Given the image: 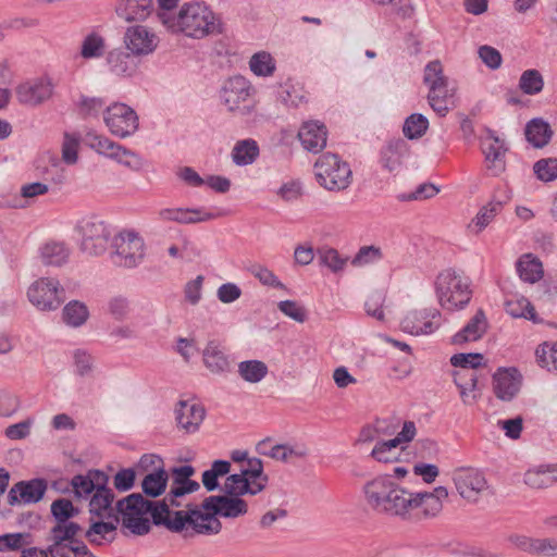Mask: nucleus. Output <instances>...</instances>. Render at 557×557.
<instances>
[{
    "label": "nucleus",
    "mask_w": 557,
    "mask_h": 557,
    "mask_svg": "<svg viewBox=\"0 0 557 557\" xmlns=\"http://www.w3.org/2000/svg\"><path fill=\"white\" fill-rule=\"evenodd\" d=\"M536 177L542 182H553L557 178V159H541L533 166Z\"/></svg>",
    "instance_id": "bf43d9fd"
},
{
    "label": "nucleus",
    "mask_w": 557,
    "mask_h": 557,
    "mask_svg": "<svg viewBox=\"0 0 557 557\" xmlns=\"http://www.w3.org/2000/svg\"><path fill=\"white\" fill-rule=\"evenodd\" d=\"M248 478L240 473H234L226 478L222 490L226 495L240 497L247 494Z\"/></svg>",
    "instance_id": "6e6d98bb"
},
{
    "label": "nucleus",
    "mask_w": 557,
    "mask_h": 557,
    "mask_svg": "<svg viewBox=\"0 0 557 557\" xmlns=\"http://www.w3.org/2000/svg\"><path fill=\"white\" fill-rule=\"evenodd\" d=\"M154 10L153 0H117L115 12L126 22H140Z\"/></svg>",
    "instance_id": "cd10ccee"
},
{
    "label": "nucleus",
    "mask_w": 557,
    "mask_h": 557,
    "mask_svg": "<svg viewBox=\"0 0 557 557\" xmlns=\"http://www.w3.org/2000/svg\"><path fill=\"white\" fill-rule=\"evenodd\" d=\"M256 449L260 455L283 462L288 461L290 458H304L308 455V449L305 446H290L288 444L270 446V438L259 442Z\"/></svg>",
    "instance_id": "c756f323"
},
{
    "label": "nucleus",
    "mask_w": 557,
    "mask_h": 557,
    "mask_svg": "<svg viewBox=\"0 0 557 557\" xmlns=\"http://www.w3.org/2000/svg\"><path fill=\"white\" fill-rule=\"evenodd\" d=\"M114 500V493L107 484H101L94 492L89 502V512L100 519H113L119 522L115 507H112Z\"/></svg>",
    "instance_id": "a878e982"
},
{
    "label": "nucleus",
    "mask_w": 557,
    "mask_h": 557,
    "mask_svg": "<svg viewBox=\"0 0 557 557\" xmlns=\"http://www.w3.org/2000/svg\"><path fill=\"white\" fill-rule=\"evenodd\" d=\"M411 499L407 519L433 518L442 511L443 504L429 493H411Z\"/></svg>",
    "instance_id": "c85d7f7f"
},
{
    "label": "nucleus",
    "mask_w": 557,
    "mask_h": 557,
    "mask_svg": "<svg viewBox=\"0 0 557 557\" xmlns=\"http://www.w3.org/2000/svg\"><path fill=\"white\" fill-rule=\"evenodd\" d=\"M168 481V472L162 467L153 468L141 482L143 492L149 497H158L165 492Z\"/></svg>",
    "instance_id": "a19ab883"
},
{
    "label": "nucleus",
    "mask_w": 557,
    "mask_h": 557,
    "mask_svg": "<svg viewBox=\"0 0 557 557\" xmlns=\"http://www.w3.org/2000/svg\"><path fill=\"white\" fill-rule=\"evenodd\" d=\"M259 146L253 139H243L235 144L232 150V160L238 166L253 163L259 157Z\"/></svg>",
    "instance_id": "79ce46f5"
},
{
    "label": "nucleus",
    "mask_w": 557,
    "mask_h": 557,
    "mask_svg": "<svg viewBox=\"0 0 557 557\" xmlns=\"http://www.w3.org/2000/svg\"><path fill=\"white\" fill-rule=\"evenodd\" d=\"M106 49L104 37L97 32H91L84 37L79 54L85 60L99 59L104 55Z\"/></svg>",
    "instance_id": "c03bdc74"
},
{
    "label": "nucleus",
    "mask_w": 557,
    "mask_h": 557,
    "mask_svg": "<svg viewBox=\"0 0 557 557\" xmlns=\"http://www.w3.org/2000/svg\"><path fill=\"white\" fill-rule=\"evenodd\" d=\"M447 81V77L443 74V66L438 60L429 62L424 67L423 83L431 87L435 84H441Z\"/></svg>",
    "instance_id": "69168bd1"
},
{
    "label": "nucleus",
    "mask_w": 557,
    "mask_h": 557,
    "mask_svg": "<svg viewBox=\"0 0 557 557\" xmlns=\"http://www.w3.org/2000/svg\"><path fill=\"white\" fill-rule=\"evenodd\" d=\"M483 360V355L479 352L456 354L451 356L450 363L451 366L460 368L461 370L473 372L472 370L482 366Z\"/></svg>",
    "instance_id": "13d9d810"
},
{
    "label": "nucleus",
    "mask_w": 557,
    "mask_h": 557,
    "mask_svg": "<svg viewBox=\"0 0 557 557\" xmlns=\"http://www.w3.org/2000/svg\"><path fill=\"white\" fill-rule=\"evenodd\" d=\"M488 323L485 312L479 309L469 322L457 332L453 338V344L460 345L467 342L480 339L487 331Z\"/></svg>",
    "instance_id": "7c9ffc66"
},
{
    "label": "nucleus",
    "mask_w": 557,
    "mask_h": 557,
    "mask_svg": "<svg viewBox=\"0 0 557 557\" xmlns=\"http://www.w3.org/2000/svg\"><path fill=\"white\" fill-rule=\"evenodd\" d=\"M319 261L322 265L336 273L344 270L348 258H343L334 248H326L319 250Z\"/></svg>",
    "instance_id": "5fc2aeb1"
},
{
    "label": "nucleus",
    "mask_w": 557,
    "mask_h": 557,
    "mask_svg": "<svg viewBox=\"0 0 557 557\" xmlns=\"http://www.w3.org/2000/svg\"><path fill=\"white\" fill-rule=\"evenodd\" d=\"M188 510L171 511L164 503H159L153 515V524L163 525L171 532L180 533L188 524L197 534L214 535L221 532L222 523L212 515H205L197 506H187Z\"/></svg>",
    "instance_id": "7ed1b4c3"
},
{
    "label": "nucleus",
    "mask_w": 557,
    "mask_h": 557,
    "mask_svg": "<svg viewBox=\"0 0 557 557\" xmlns=\"http://www.w3.org/2000/svg\"><path fill=\"white\" fill-rule=\"evenodd\" d=\"M435 292L440 305L446 310L465 308L472 296L469 277L454 269H446L437 275Z\"/></svg>",
    "instance_id": "39448f33"
},
{
    "label": "nucleus",
    "mask_w": 557,
    "mask_h": 557,
    "mask_svg": "<svg viewBox=\"0 0 557 557\" xmlns=\"http://www.w3.org/2000/svg\"><path fill=\"white\" fill-rule=\"evenodd\" d=\"M537 362L548 371L557 372V343L553 345L543 344L535 351Z\"/></svg>",
    "instance_id": "4d7b16f0"
},
{
    "label": "nucleus",
    "mask_w": 557,
    "mask_h": 557,
    "mask_svg": "<svg viewBox=\"0 0 557 557\" xmlns=\"http://www.w3.org/2000/svg\"><path fill=\"white\" fill-rule=\"evenodd\" d=\"M75 230L81 236V250L89 256H99L107 250L113 231L106 220L96 214L81 219Z\"/></svg>",
    "instance_id": "423d86ee"
},
{
    "label": "nucleus",
    "mask_w": 557,
    "mask_h": 557,
    "mask_svg": "<svg viewBox=\"0 0 557 557\" xmlns=\"http://www.w3.org/2000/svg\"><path fill=\"white\" fill-rule=\"evenodd\" d=\"M318 183L331 191L346 189L351 183V170L347 162L335 153H324L314 163Z\"/></svg>",
    "instance_id": "0eeeda50"
},
{
    "label": "nucleus",
    "mask_w": 557,
    "mask_h": 557,
    "mask_svg": "<svg viewBox=\"0 0 557 557\" xmlns=\"http://www.w3.org/2000/svg\"><path fill=\"white\" fill-rule=\"evenodd\" d=\"M79 137L69 133L64 134L62 144V159L67 164H74L77 161V149Z\"/></svg>",
    "instance_id": "0e129e2a"
},
{
    "label": "nucleus",
    "mask_w": 557,
    "mask_h": 557,
    "mask_svg": "<svg viewBox=\"0 0 557 557\" xmlns=\"http://www.w3.org/2000/svg\"><path fill=\"white\" fill-rule=\"evenodd\" d=\"M158 35L145 25H133L125 29L123 44L126 50L137 57H147L156 51L159 46Z\"/></svg>",
    "instance_id": "2eb2a0df"
},
{
    "label": "nucleus",
    "mask_w": 557,
    "mask_h": 557,
    "mask_svg": "<svg viewBox=\"0 0 557 557\" xmlns=\"http://www.w3.org/2000/svg\"><path fill=\"white\" fill-rule=\"evenodd\" d=\"M161 221H172L181 224H193L210 221L223 215L221 211L211 212L203 208H165L158 213Z\"/></svg>",
    "instance_id": "4be33fe9"
},
{
    "label": "nucleus",
    "mask_w": 557,
    "mask_h": 557,
    "mask_svg": "<svg viewBox=\"0 0 557 557\" xmlns=\"http://www.w3.org/2000/svg\"><path fill=\"white\" fill-rule=\"evenodd\" d=\"M251 274L259 280V282L265 286L275 288H284V284L277 278V276L267 267L261 264H255L250 268Z\"/></svg>",
    "instance_id": "e2e57ef3"
},
{
    "label": "nucleus",
    "mask_w": 557,
    "mask_h": 557,
    "mask_svg": "<svg viewBox=\"0 0 557 557\" xmlns=\"http://www.w3.org/2000/svg\"><path fill=\"white\" fill-rule=\"evenodd\" d=\"M451 98L453 92L448 89V81L429 87V104L440 116H445L448 113Z\"/></svg>",
    "instance_id": "c9c22d12"
},
{
    "label": "nucleus",
    "mask_w": 557,
    "mask_h": 557,
    "mask_svg": "<svg viewBox=\"0 0 557 557\" xmlns=\"http://www.w3.org/2000/svg\"><path fill=\"white\" fill-rule=\"evenodd\" d=\"M383 257L380 247L376 246H362L354 259L351 260V264L355 267H362L366 264L374 263L381 260Z\"/></svg>",
    "instance_id": "680f3d73"
},
{
    "label": "nucleus",
    "mask_w": 557,
    "mask_h": 557,
    "mask_svg": "<svg viewBox=\"0 0 557 557\" xmlns=\"http://www.w3.org/2000/svg\"><path fill=\"white\" fill-rule=\"evenodd\" d=\"M161 24L173 35L202 39L221 34V23L214 12L199 1L185 2L173 15L161 14Z\"/></svg>",
    "instance_id": "f257e3e1"
},
{
    "label": "nucleus",
    "mask_w": 557,
    "mask_h": 557,
    "mask_svg": "<svg viewBox=\"0 0 557 557\" xmlns=\"http://www.w3.org/2000/svg\"><path fill=\"white\" fill-rule=\"evenodd\" d=\"M253 91V87L247 78L236 75L224 83L220 91V99L230 112L250 116L256 109L255 102L251 100Z\"/></svg>",
    "instance_id": "6e6552de"
},
{
    "label": "nucleus",
    "mask_w": 557,
    "mask_h": 557,
    "mask_svg": "<svg viewBox=\"0 0 557 557\" xmlns=\"http://www.w3.org/2000/svg\"><path fill=\"white\" fill-rule=\"evenodd\" d=\"M238 373L249 383H258L268 374V367L260 360H246L238 364Z\"/></svg>",
    "instance_id": "de8ad7c7"
},
{
    "label": "nucleus",
    "mask_w": 557,
    "mask_h": 557,
    "mask_svg": "<svg viewBox=\"0 0 557 557\" xmlns=\"http://www.w3.org/2000/svg\"><path fill=\"white\" fill-rule=\"evenodd\" d=\"M82 532L77 522H55L47 536L50 557H71V548L81 542L77 536Z\"/></svg>",
    "instance_id": "f8f14e48"
},
{
    "label": "nucleus",
    "mask_w": 557,
    "mask_h": 557,
    "mask_svg": "<svg viewBox=\"0 0 557 557\" xmlns=\"http://www.w3.org/2000/svg\"><path fill=\"white\" fill-rule=\"evenodd\" d=\"M55 85L48 75L29 78L16 87L17 101L26 107L36 108L49 101L54 95Z\"/></svg>",
    "instance_id": "9b49d317"
},
{
    "label": "nucleus",
    "mask_w": 557,
    "mask_h": 557,
    "mask_svg": "<svg viewBox=\"0 0 557 557\" xmlns=\"http://www.w3.org/2000/svg\"><path fill=\"white\" fill-rule=\"evenodd\" d=\"M441 313L437 309H424L409 312L400 322V329L411 335H429L438 329L440 323L435 322Z\"/></svg>",
    "instance_id": "aec40b11"
},
{
    "label": "nucleus",
    "mask_w": 557,
    "mask_h": 557,
    "mask_svg": "<svg viewBox=\"0 0 557 557\" xmlns=\"http://www.w3.org/2000/svg\"><path fill=\"white\" fill-rule=\"evenodd\" d=\"M278 310L292 320L304 323L308 318L306 308L295 300H282L277 304Z\"/></svg>",
    "instance_id": "052dcab7"
},
{
    "label": "nucleus",
    "mask_w": 557,
    "mask_h": 557,
    "mask_svg": "<svg viewBox=\"0 0 557 557\" xmlns=\"http://www.w3.org/2000/svg\"><path fill=\"white\" fill-rule=\"evenodd\" d=\"M89 146L98 153L115 160L132 170L137 171L143 166V159L137 153L104 136L95 135L89 137Z\"/></svg>",
    "instance_id": "4468645a"
},
{
    "label": "nucleus",
    "mask_w": 557,
    "mask_h": 557,
    "mask_svg": "<svg viewBox=\"0 0 557 557\" xmlns=\"http://www.w3.org/2000/svg\"><path fill=\"white\" fill-rule=\"evenodd\" d=\"M298 138L306 150L317 153L326 145L327 131L323 123L308 121L301 125Z\"/></svg>",
    "instance_id": "393cba45"
},
{
    "label": "nucleus",
    "mask_w": 557,
    "mask_h": 557,
    "mask_svg": "<svg viewBox=\"0 0 557 557\" xmlns=\"http://www.w3.org/2000/svg\"><path fill=\"white\" fill-rule=\"evenodd\" d=\"M50 510L55 522L61 523L72 522L71 519L78 515V509L67 498H58L52 502Z\"/></svg>",
    "instance_id": "864d4df0"
},
{
    "label": "nucleus",
    "mask_w": 557,
    "mask_h": 557,
    "mask_svg": "<svg viewBox=\"0 0 557 557\" xmlns=\"http://www.w3.org/2000/svg\"><path fill=\"white\" fill-rule=\"evenodd\" d=\"M117 523L113 521H94L89 528L85 531L84 535L86 540L97 546H101L104 543H112L115 540V531Z\"/></svg>",
    "instance_id": "72a5a7b5"
},
{
    "label": "nucleus",
    "mask_w": 557,
    "mask_h": 557,
    "mask_svg": "<svg viewBox=\"0 0 557 557\" xmlns=\"http://www.w3.org/2000/svg\"><path fill=\"white\" fill-rule=\"evenodd\" d=\"M525 138L535 148L546 146L553 135L550 126L543 119H533L525 126Z\"/></svg>",
    "instance_id": "58836bf2"
},
{
    "label": "nucleus",
    "mask_w": 557,
    "mask_h": 557,
    "mask_svg": "<svg viewBox=\"0 0 557 557\" xmlns=\"http://www.w3.org/2000/svg\"><path fill=\"white\" fill-rule=\"evenodd\" d=\"M175 422L178 430L186 434L199 431L206 417V409L194 400H178L174 408Z\"/></svg>",
    "instance_id": "a211bd4d"
},
{
    "label": "nucleus",
    "mask_w": 557,
    "mask_h": 557,
    "mask_svg": "<svg viewBox=\"0 0 557 557\" xmlns=\"http://www.w3.org/2000/svg\"><path fill=\"white\" fill-rule=\"evenodd\" d=\"M249 69L257 76L268 77L274 73L276 64L269 52L259 51L250 58Z\"/></svg>",
    "instance_id": "09e8293b"
},
{
    "label": "nucleus",
    "mask_w": 557,
    "mask_h": 557,
    "mask_svg": "<svg viewBox=\"0 0 557 557\" xmlns=\"http://www.w3.org/2000/svg\"><path fill=\"white\" fill-rule=\"evenodd\" d=\"M112 247L111 260L119 267L134 268L145 256L144 240L134 232L120 233L113 238Z\"/></svg>",
    "instance_id": "1a4fd4ad"
},
{
    "label": "nucleus",
    "mask_w": 557,
    "mask_h": 557,
    "mask_svg": "<svg viewBox=\"0 0 557 557\" xmlns=\"http://www.w3.org/2000/svg\"><path fill=\"white\" fill-rule=\"evenodd\" d=\"M64 289L59 281L41 277L35 281L27 290L29 301L41 311H52L64 301Z\"/></svg>",
    "instance_id": "9d476101"
},
{
    "label": "nucleus",
    "mask_w": 557,
    "mask_h": 557,
    "mask_svg": "<svg viewBox=\"0 0 557 557\" xmlns=\"http://www.w3.org/2000/svg\"><path fill=\"white\" fill-rule=\"evenodd\" d=\"M407 151V144L403 139L389 141L381 151V163L389 172L395 171L401 164V159Z\"/></svg>",
    "instance_id": "37998d69"
},
{
    "label": "nucleus",
    "mask_w": 557,
    "mask_h": 557,
    "mask_svg": "<svg viewBox=\"0 0 557 557\" xmlns=\"http://www.w3.org/2000/svg\"><path fill=\"white\" fill-rule=\"evenodd\" d=\"M69 257L70 248L63 242H47L39 248V258L45 265L61 267Z\"/></svg>",
    "instance_id": "f704fd0d"
},
{
    "label": "nucleus",
    "mask_w": 557,
    "mask_h": 557,
    "mask_svg": "<svg viewBox=\"0 0 557 557\" xmlns=\"http://www.w3.org/2000/svg\"><path fill=\"white\" fill-rule=\"evenodd\" d=\"M493 392L502 401H511L520 392L522 375L516 368H498L493 374Z\"/></svg>",
    "instance_id": "6ab92c4d"
},
{
    "label": "nucleus",
    "mask_w": 557,
    "mask_h": 557,
    "mask_svg": "<svg viewBox=\"0 0 557 557\" xmlns=\"http://www.w3.org/2000/svg\"><path fill=\"white\" fill-rule=\"evenodd\" d=\"M519 88L524 95L534 96L544 88V78L539 70H525L519 78Z\"/></svg>",
    "instance_id": "8fccbe9b"
},
{
    "label": "nucleus",
    "mask_w": 557,
    "mask_h": 557,
    "mask_svg": "<svg viewBox=\"0 0 557 557\" xmlns=\"http://www.w3.org/2000/svg\"><path fill=\"white\" fill-rule=\"evenodd\" d=\"M108 475L100 470H90L87 474L74 475L71 485L77 497H87L101 484L108 483Z\"/></svg>",
    "instance_id": "473e14b6"
},
{
    "label": "nucleus",
    "mask_w": 557,
    "mask_h": 557,
    "mask_svg": "<svg viewBox=\"0 0 557 557\" xmlns=\"http://www.w3.org/2000/svg\"><path fill=\"white\" fill-rule=\"evenodd\" d=\"M453 481L459 495L469 502H476L479 496L488 488L484 474L475 468L456 469Z\"/></svg>",
    "instance_id": "dca6fc26"
},
{
    "label": "nucleus",
    "mask_w": 557,
    "mask_h": 557,
    "mask_svg": "<svg viewBox=\"0 0 557 557\" xmlns=\"http://www.w3.org/2000/svg\"><path fill=\"white\" fill-rule=\"evenodd\" d=\"M205 367L213 374H224L231 369V362L219 341H209L202 350Z\"/></svg>",
    "instance_id": "bb28decb"
},
{
    "label": "nucleus",
    "mask_w": 557,
    "mask_h": 557,
    "mask_svg": "<svg viewBox=\"0 0 557 557\" xmlns=\"http://www.w3.org/2000/svg\"><path fill=\"white\" fill-rule=\"evenodd\" d=\"M368 506L388 516L407 519L408 508L412 505L411 493L398 486L388 476H377L363 486Z\"/></svg>",
    "instance_id": "f03ea898"
},
{
    "label": "nucleus",
    "mask_w": 557,
    "mask_h": 557,
    "mask_svg": "<svg viewBox=\"0 0 557 557\" xmlns=\"http://www.w3.org/2000/svg\"><path fill=\"white\" fill-rule=\"evenodd\" d=\"M89 318L87 306L78 300L67 302L62 310L63 322L71 327H79L86 323Z\"/></svg>",
    "instance_id": "a18cd8bd"
},
{
    "label": "nucleus",
    "mask_w": 557,
    "mask_h": 557,
    "mask_svg": "<svg viewBox=\"0 0 557 557\" xmlns=\"http://www.w3.org/2000/svg\"><path fill=\"white\" fill-rule=\"evenodd\" d=\"M400 444H403V442L397 435L392 440L377 442L371 451V456L380 462H391V458L385 456V451H389L391 449L397 451Z\"/></svg>",
    "instance_id": "338daca9"
},
{
    "label": "nucleus",
    "mask_w": 557,
    "mask_h": 557,
    "mask_svg": "<svg viewBox=\"0 0 557 557\" xmlns=\"http://www.w3.org/2000/svg\"><path fill=\"white\" fill-rule=\"evenodd\" d=\"M479 58L481 61L491 70H497L500 67L503 58L500 52L491 46H481L478 50Z\"/></svg>",
    "instance_id": "774afa93"
},
{
    "label": "nucleus",
    "mask_w": 557,
    "mask_h": 557,
    "mask_svg": "<svg viewBox=\"0 0 557 557\" xmlns=\"http://www.w3.org/2000/svg\"><path fill=\"white\" fill-rule=\"evenodd\" d=\"M47 482L44 479H33L17 482L8 494L10 505L23 502L24 504L38 503L45 495Z\"/></svg>",
    "instance_id": "5701e85b"
},
{
    "label": "nucleus",
    "mask_w": 557,
    "mask_h": 557,
    "mask_svg": "<svg viewBox=\"0 0 557 557\" xmlns=\"http://www.w3.org/2000/svg\"><path fill=\"white\" fill-rule=\"evenodd\" d=\"M103 120L109 131L116 137L133 135L139 126L137 113L125 103H113L103 112Z\"/></svg>",
    "instance_id": "ddd939ff"
},
{
    "label": "nucleus",
    "mask_w": 557,
    "mask_h": 557,
    "mask_svg": "<svg viewBox=\"0 0 557 557\" xmlns=\"http://www.w3.org/2000/svg\"><path fill=\"white\" fill-rule=\"evenodd\" d=\"M159 503L146 499L140 493H133L120 500L115 505L119 522L134 535H146L150 532L151 523L146 517L147 513L153 515L158 511Z\"/></svg>",
    "instance_id": "20e7f679"
},
{
    "label": "nucleus",
    "mask_w": 557,
    "mask_h": 557,
    "mask_svg": "<svg viewBox=\"0 0 557 557\" xmlns=\"http://www.w3.org/2000/svg\"><path fill=\"white\" fill-rule=\"evenodd\" d=\"M201 509L206 510L205 515H212L213 518L220 516L234 519L246 515L248 505L237 496L212 495L202 502Z\"/></svg>",
    "instance_id": "f3484780"
},
{
    "label": "nucleus",
    "mask_w": 557,
    "mask_h": 557,
    "mask_svg": "<svg viewBox=\"0 0 557 557\" xmlns=\"http://www.w3.org/2000/svg\"><path fill=\"white\" fill-rule=\"evenodd\" d=\"M512 544L520 550L541 557H557V539L516 535Z\"/></svg>",
    "instance_id": "b1692460"
},
{
    "label": "nucleus",
    "mask_w": 557,
    "mask_h": 557,
    "mask_svg": "<svg viewBox=\"0 0 557 557\" xmlns=\"http://www.w3.org/2000/svg\"><path fill=\"white\" fill-rule=\"evenodd\" d=\"M557 482V467L540 466L524 473V483L532 488H546Z\"/></svg>",
    "instance_id": "4c0bfd02"
},
{
    "label": "nucleus",
    "mask_w": 557,
    "mask_h": 557,
    "mask_svg": "<svg viewBox=\"0 0 557 557\" xmlns=\"http://www.w3.org/2000/svg\"><path fill=\"white\" fill-rule=\"evenodd\" d=\"M33 543L30 533L16 532L0 535V552H18Z\"/></svg>",
    "instance_id": "603ef678"
},
{
    "label": "nucleus",
    "mask_w": 557,
    "mask_h": 557,
    "mask_svg": "<svg viewBox=\"0 0 557 557\" xmlns=\"http://www.w3.org/2000/svg\"><path fill=\"white\" fill-rule=\"evenodd\" d=\"M516 268L520 278L524 282L533 284L543 277L542 262L531 253L521 256Z\"/></svg>",
    "instance_id": "ea45409f"
},
{
    "label": "nucleus",
    "mask_w": 557,
    "mask_h": 557,
    "mask_svg": "<svg viewBox=\"0 0 557 557\" xmlns=\"http://www.w3.org/2000/svg\"><path fill=\"white\" fill-rule=\"evenodd\" d=\"M429 128V120L421 113L410 114L404 123L403 133L410 140L421 138Z\"/></svg>",
    "instance_id": "3c124183"
},
{
    "label": "nucleus",
    "mask_w": 557,
    "mask_h": 557,
    "mask_svg": "<svg viewBox=\"0 0 557 557\" xmlns=\"http://www.w3.org/2000/svg\"><path fill=\"white\" fill-rule=\"evenodd\" d=\"M135 58H137V55L132 53V51H123L117 48L107 54V63L111 73L117 76L128 77L134 75L137 71Z\"/></svg>",
    "instance_id": "2f4dec72"
},
{
    "label": "nucleus",
    "mask_w": 557,
    "mask_h": 557,
    "mask_svg": "<svg viewBox=\"0 0 557 557\" xmlns=\"http://www.w3.org/2000/svg\"><path fill=\"white\" fill-rule=\"evenodd\" d=\"M505 310L512 318H524L539 322L533 305L524 297H512L505 301Z\"/></svg>",
    "instance_id": "49530a36"
},
{
    "label": "nucleus",
    "mask_w": 557,
    "mask_h": 557,
    "mask_svg": "<svg viewBox=\"0 0 557 557\" xmlns=\"http://www.w3.org/2000/svg\"><path fill=\"white\" fill-rule=\"evenodd\" d=\"M508 148L505 141L500 139L494 131L486 128V136L482 139V152L485 157L488 170L494 175H498L505 171V156Z\"/></svg>",
    "instance_id": "412c9836"
},
{
    "label": "nucleus",
    "mask_w": 557,
    "mask_h": 557,
    "mask_svg": "<svg viewBox=\"0 0 557 557\" xmlns=\"http://www.w3.org/2000/svg\"><path fill=\"white\" fill-rule=\"evenodd\" d=\"M508 200L509 197L507 195H504L503 197L494 196L490 202L483 206L472 220L471 226L476 227L475 232L480 233L484 230L494 220V218L500 213L504 205Z\"/></svg>",
    "instance_id": "e433bc0d"
}]
</instances>
